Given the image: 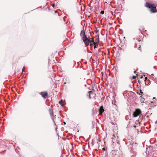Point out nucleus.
Instances as JSON below:
<instances>
[{
    "mask_svg": "<svg viewBox=\"0 0 157 157\" xmlns=\"http://www.w3.org/2000/svg\"><path fill=\"white\" fill-rule=\"evenodd\" d=\"M155 124H157V121H156L155 122Z\"/></svg>",
    "mask_w": 157,
    "mask_h": 157,
    "instance_id": "nucleus-24",
    "label": "nucleus"
},
{
    "mask_svg": "<svg viewBox=\"0 0 157 157\" xmlns=\"http://www.w3.org/2000/svg\"><path fill=\"white\" fill-rule=\"evenodd\" d=\"M140 100L141 102L143 103L145 100L144 98L143 97V95H140Z\"/></svg>",
    "mask_w": 157,
    "mask_h": 157,
    "instance_id": "nucleus-11",
    "label": "nucleus"
},
{
    "mask_svg": "<svg viewBox=\"0 0 157 157\" xmlns=\"http://www.w3.org/2000/svg\"><path fill=\"white\" fill-rule=\"evenodd\" d=\"M96 37L95 40V42H96V43L98 42V43H99V35H97V36Z\"/></svg>",
    "mask_w": 157,
    "mask_h": 157,
    "instance_id": "nucleus-12",
    "label": "nucleus"
},
{
    "mask_svg": "<svg viewBox=\"0 0 157 157\" xmlns=\"http://www.w3.org/2000/svg\"><path fill=\"white\" fill-rule=\"evenodd\" d=\"M151 103H153V106H155L157 105V100L155 97L153 98L151 101Z\"/></svg>",
    "mask_w": 157,
    "mask_h": 157,
    "instance_id": "nucleus-4",
    "label": "nucleus"
},
{
    "mask_svg": "<svg viewBox=\"0 0 157 157\" xmlns=\"http://www.w3.org/2000/svg\"><path fill=\"white\" fill-rule=\"evenodd\" d=\"M55 12L56 13V11H55Z\"/></svg>",
    "mask_w": 157,
    "mask_h": 157,
    "instance_id": "nucleus-29",
    "label": "nucleus"
},
{
    "mask_svg": "<svg viewBox=\"0 0 157 157\" xmlns=\"http://www.w3.org/2000/svg\"><path fill=\"white\" fill-rule=\"evenodd\" d=\"M136 72V71H134V73H135Z\"/></svg>",
    "mask_w": 157,
    "mask_h": 157,
    "instance_id": "nucleus-25",
    "label": "nucleus"
},
{
    "mask_svg": "<svg viewBox=\"0 0 157 157\" xmlns=\"http://www.w3.org/2000/svg\"><path fill=\"white\" fill-rule=\"evenodd\" d=\"M133 79H135L136 78V76H133L132 77Z\"/></svg>",
    "mask_w": 157,
    "mask_h": 157,
    "instance_id": "nucleus-20",
    "label": "nucleus"
},
{
    "mask_svg": "<svg viewBox=\"0 0 157 157\" xmlns=\"http://www.w3.org/2000/svg\"><path fill=\"white\" fill-rule=\"evenodd\" d=\"M66 82H64V84H66Z\"/></svg>",
    "mask_w": 157,
    "mask_h": 157,
    "instance_id": "nucleus-27",
    "label": "nucleus"
},
{
    "mask_svg": "<svg viewBox=\"0 0 157 157\" xmlns=\"http://www.w3.org/2000/svg\"><path fill=\"white\" fill-rule=\"evenodd\" d=\"M80 35L81 36H82V38H83L86 36L85 34V32L84 30L81 31Z\"/></svg>",
    "mask_w": 157,
    "mask_h": 157,
    "instance_id": "nucleus-8",
    "label": "nucleus"
},
{
    "mask_svg": "<svg viewBox=\"0 0 157 157\" xmlns=\"http://www.w3.org/2000/svg\"><path fill=\"white\" fill-rule=\"evenodd\" d=\"M156 5L155 4H152L147 2L146 4V6L147 8L151 9V11L153 13L157 12L156 7Z\"/></svg>",
    "mask_w": 157,
    "mask_h": 157,
    "instance_id": "nucleus-1",
    "label": "nucleus"
},
{
    "mask_svg": "<svg viewBox=\"0 0 157 157\" xmlns=\"http://www.w3.org/2000/svg\"><path fill=\"white\" fill-rule=\"evenodd\" d=\"M41 95L43 98H46L48 96V93L47 92H44L43 93H42Z\"/></svg>",
    "mask_w": 157,
    "mask_h": 157,
    "instance_id": "nucleus-9",
    "label": "nucleus"
},
{
    "mask_svg": "<svg viewBox=\"0 0 157 157\" xmlns=\"http://www.w3.org/2000/svg\"><path fill=\"white\" fill-rule=\"evenodd\" d=\"M137 145V144L136 143H133L132 144L131 143L130 144V147H132V149L135 148Z\"/></svg>",
    "mask_w": 157,
    "mask_h": 157,
    "instance_id": "nucleus-6",
    "label": "nucleus"
},
{
    "mask_svg": "<svg viewBox=\"0 0 157 157\" xmlns=\"http://www.w3.org/2000/svg\"><path fill=\"white\" fill-rule=\"evenodd\" d=\"M49 113L51 115V116L52 117V121L54 122L55 123V122L54 121V114L53 113V109H49Z\"/></svg>",
    "mask_w": 157,
    "mask_h": 157,
    "instance_id": "nucleus-5",
    "label": "nucleus"
},
{
    "mask_svg": "<svg viewBox=\"0 0 157 157\" xmlns=\"http://www.w3.org/2000/svg\"><path fill=\"white\" fill-rule=\"evenodd\" d=\"M138 38H136V40L138 41H140V40H139V39H138Z\"/></svg>",
    "mask_w": 157,
    "mask_h": 157,
    "instance_id": "nucleus-22",
    "label": "nucleus"
},
{
    "mask_svg": "<svg viewBox=\"0 0 157 157\" xmlns=\"http://www.w3.org/2000/svg\"><path fill=\"white\" fill-rule=\"evenodd\" d=\"M104 109L103 108V106H101L99 108V113L100 114H102L104 112Z\"/></svg>",
    "mask_w": 157,
    "mask_h": 157,
    "instance_id": "nucleus-7",
    "label": "nucleus"
},
{
    "mask_svg": "<svg viewBox=\"0 0 157 157\" xmlns=\"http://www.w3.org/2000/svg\"><path fill=\"white\" fill-rule=\"evenodd\" d=\"M55 6V5L54 4H52V6L53 7H54Z\"/></svg>",
    "mask_w": 157,
    "mask_h": 157,
    "instance_id": "nucleus-23",
    "label": "nucleus"
},
{
    "mask_svg": "<svg viewBox=\"0 0 157 157\" xmlns=\"http://www.w3.org/2000/svg\"><path fill=\"white\" fill-rule=\"evenodd\" d=\"M94 42L93 44L91 43V42L90 43V46H92L94 45Z\"/></svg>",
    "mask_w": 157,
    "mask_h": 157,
    "instance_id": "nucleus-17",
    "label": "nucleus"
},
{
    "mask_svg": "<svg viewBox=\"0 0 157 157\" xmlns=\"http://www.w3.org/2000/svg\"><path fill=\"white\" fill-rule=\"evenodd\" d=\"M64 124H66V123H65V122H64Z\"/></svg>",
    "mask_w": 157,
    "mask_h": 157,
    "instance_id": "nucleus-26",
    "label": "nucleus"
},
{
    "mask_svg": "<svg viewBox=\"0 0 157 157\" xmlns=\"http://www.w3.org/2000/svg\"><path fill=\"white\" fill-rule=\"evenodd\" d=\"M86 46H88L90 42V40L86 36L83 38H82Z\"/></svg>",
    "mask_w": 157,
    "mask_h": 157,
    "instance_id": "nucleus-2",
    "label": "nucleus"
},
{
    "mask_svg": "<svg viewBox=\"0 0 157 157\" xmlns=\"http://www.w3.org/2000/svg\"><path fill=\"white\" fill-rule=\"evenodd\" d=\"M141 111L139 109H136L133 113V116L134 117H136L141 114Z\"/></svg>",
    "mask_w": 157,
    "mask_h": 157,
    "instance_id": "nucleus-3",
    "label": "nucleus"
},
{
    "mask_svg": "<svg viewBox=\"0 0 157 157\" xmlns=\"http://www.w3.org/2000/svg\"><path fill=\"white\" fill-rule=\"evenodd\" d=\"M88 93L89 94V98L90 99L91 98V95H94V93L92 91H90L88 92Z\"/></svg>",
    "mask_w": 157,
    "mask_h": 157,
    "instance_id": "nucleus-10",
    "label": "nucleus"
},
{
    "mask_svg": "<svg viewBox=\"0 0 157 157\" xmlns=\"http://www.w3.org/2000/svg\"><path fill=\"white\" fill-rule=\"evenodd\" d=\"M101 13L102 14H104V11H101Z\"/></svg>",
    "mask_w": 157,
    "mask_h": 157,
    "instance_id": "nucleus-18",
    "label": "nucleus"
},
{
    "mask_svg": "<svg viewBox=\"0 0 157 157\" xmlns=\"http://www.w3.org/2000/svg\"><path fill=\"white\" fill-rule=\"evenodd\" d=\"M90 41L91 43H93L94 42H95L94 41V38H92L91 39V40H90Z\"/></svg>",
    "mask_w": 157,
    "mask_h": 157,
    "instance_id": "nucleus-14",
    "label": "nucleus"
},
{
    "mask_svg": "<svg viewBox=\"0 0 157 157\" xmlns=\"http://www.w3.org/2000/svg\"><path fill=\"white\" fill-rule=\"evenodd\" d=\"M151 106L152 107H154V106H153V103H151L150 104Z\"/></svg>",
    "mask_w": 157,
    "mask_h": 157,
    "instance_id": "nucleus-21",
    "label": "nucleus"
},
{
    "mask_svg": "<svg viewBox=\"0 0 157 157\" xmlns=\"http://www.w3.org/2000/svg\"><path fill=\"white\" fill-rule=\"evenodd\" d=\"M140 93L139 94V95H143L142 94H143V92L142 91V90H140Z\"/></svg>",
    "mask_w": 157,
    "mask_h": 157,
    "instance_id": "nucleus-15",
    "label": "nucleus"
},
{
    "mask_svg": "<svg viewBox=\"0 0 157 157\" xmlns=\"http://www.w3.org/2000/svg\"><path fill=\"white\" fill-rule=\"evenodd\" d=\"M98 44H99V43H98V42H97V43L94 42V49L97 48V47H98Z\"/></svg>",
    "mask_w": 157,
    "mask_h": 157,
    "instance_id": "nucleus-13",
    "label": "nucleus"
},
{
    "mask_svg": "<svg viewBox=\"0 0 157 157\" xmlns=\"http://www.w3.org/2000/svg\"><path fill=\"white\" fill-rule=\"evenodd\" d=\"M62 102H63V101L62 100H61L59 101V103L62 106L63 105V104H62Z\"/></svg>",
    "mask_w": 157,
    "mask_h": 157,
    "instance_id": "nucleus-16",
    "label": "nucleus"
},
{
    "mask_svg": "<svg viewBox=\"0 0 157 157\" xmlns=\"http://www.w3.org/2000/svg\"><path fill=\"white\" fill-rule=\"evenodd\" d=\"M25 69V67H23V68L22 70V72H23V71H24V70Z\"/></svg>",
    "mask_w": 157,
    "mask_h": 157,
    "instance_id": "nucleus-19",
    "label": "nucleus"
},
{
    "mask_svg": "<svg viewBox=\"0 0 157 157\" xmlns=\"http://www.w3.org/2000/svg\"><path fill=\"white\" fill-rule=\"evenodd\" d=\"M156 128H155V130H156Z\"/></svg>",
    "mask_w": 157,
    "mask_h": 157,
    "instance_id": "nucleus-28",
    "label": "nucleus"
}]
</instances>
